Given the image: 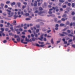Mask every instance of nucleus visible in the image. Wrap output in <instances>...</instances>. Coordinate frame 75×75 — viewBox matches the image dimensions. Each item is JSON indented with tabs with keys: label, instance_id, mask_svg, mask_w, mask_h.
Returning a JSON list of instances; mask_svg holds the SVG:
<instances>
[{
	"label": "nucleus",
	"instance_id": "nucleus-30",
	"mask_svg": "<svg viewBox=\"0 0 75 75\" xmlns=\"http://www.w3.org/2000/svg\"><path fill=\"white\" fill-rule=\"evenodd\" d=\"M72 39H70L69 40V42H72Z\"/></svg>",
	"mask_w": 75,
	"mask_h": 75
},
{
	"label": "nucleus",
	"instance_id": "nucleus-38",
	"mask_svg": "<svg viewBox=\"0 0 75 75\" xmlns=\"http://www.w3.org/2000/svg\"><path fill=\"white\" fill-rule=\"evenodd\" d=\"M45 28H44L42 30V31H46V30H47L45 29Z\"/></svg>",
	"mask_w": 75,
	"mask_h": 75
},
{
	"label": "nucleus",
	"instance_id": "nucleus-17",
	"mask_svg": "<svg viewBox=\"0 0 75 75\" xmlns=\"http://www.w3.org/2000/svg\"><path fill=\"white\" fill-rule=\"evenodd\" d=\"M40 1L42 2L41 3H38V6H40V5L42 3L43 1H42V0H41V1Z\"/></svg>",
	"mask_w": 75,
	"mask_h": 75
},
{
	"label": "nucleus",
	"instance_id": "nucleus-54",
	"mask_svg": "<svg viewBox=\"0 0 75 75\" xmlns=\"http://www.w3.org/2000/svg\"><path fill=\"white\" fill-rule=\"evenodd\" d=\"M47 37L48 38H50L51 37V36L47 35Z\"/></svg>",
	"mask_w": 75,
	"mask_h": 75
},
{
	"label": "nucleus",
	"instance_id": "nucleus-37",
	"mask_svg": "<svg viewBox=\"0 0 75 75\" xmlns=\"http://www.w3.org/2000/svg\"><path fill=\"white\" fill-rule=\"evenodd\" d=\"M26 7V6H23L22 8H23V9H24V8H25V7Z\"/></svg>",
	"mask_w": 75,
	"mask_h": 75
},
{
	"label": "nucleus",
	"instance_id": "nucleus-15",
	"mask_svg": "<svg viewBox=\"0 0 75 75\" xmlns=\"http://www.w3.org/2000/svg\"><path fill=\"white\" fill-rule=\"evenodd\" d=\"M64 25H65V24L63 23H61L60 25V26H61V27H62V26H64Z\"/></svg>",
	"mask_w": 75,
	"mask_h": 75
},
{
	"label": "nucleus",
	"instance_id": "nucleus-31",
	"mask_svg": "<svg viewBox=\"0 0 75 75\" xmlns=\"http://www.w3.org/2000/svg\"><path fill=\"white\" fill-rule=\"evenodd\" d=\"M23 4H25V5H27V2H23Z\"/></svg>",
	"mask_w": 75,
	"mask_h": 75
},
{
	"label": "nucleus",
	"instance_id": "nucleus-64",
	"mask_svg": "<svg viewBox=\"0 0 75 75\" xmlns=\"http://www.w3.org/2000/svg\"><path fill=\"white\" fill-rule=\"evenodd\" d=\"M8 7V6L7 5H6L5 6V8H7Z\"/></svg>",
	"mask_w": 75,
	"mask_h": 75
},
{
	"label": "nucleus",
	"instance_id": "nucleus-20",
	"mask_svg": "<svg viewBox=\"0 0 75 75\" xmlns=\"http://www.w3.org/2000/svg\"><path fill=\"white\" fill-rule=\"evenodd\" d=\"M24 40L23 39L21 40V42L22 43H24V42H23L24 41Z\"/></svg>",
	"mask_w": 75,
	"mask_h": 75
},
{
	"label": "nucleus",
	"instance_id": "nucleus-9",
	"mask_svg": "<svg viewBox=\"0 0 75 75\" xmlns=\"http://www.w3.org/2000/svg\"><path fill=\"white\" fill-rule=\"evenodd\" d=\"M29 39H27V38L26 37L25 38V41H27V42H29Z\"/></svg>",
	"mask_w": 75,
	"mask_h": 75
},
{
	"label": "nucleus",
	"instance_id": "nucleus-13",
	"mask_svg": "<svg viewBox=\"0 0 75 75\" xmlns=\"http://www.w3.org/2000/svg\"><path fill=\"white\" fill-rule=\"evenodd\" d=\"M1 30L2 31H2L3 33V31H4V28H1Z\"/></svg>",
	"mask_w": 75,
	"mask_h": 75
},
{
	"label": "nucleus",
	"instance_id": "nucleus-51",
	"mask_svg": "<svg viewBox=\"0 0 75 75\" xmlns=\"http://www.w3.org/2000/svg\"><path fill=\"white\" fill-rule=\"evenodd\" d=\"M19 31H23V29L21 28H20L19 29Z\"/></svg>",
	"mask_w": 75,
	"mask_h": 75
},
{
	"label": "nucleus",
	"instance_id": "nucleus-40",
	"mask_svg": "<svg viewBox=\"0 0 75 75\" xmlns=\"http://www.w3.org/2000/svg\"><path fill=\"white\" fill-rule=\"evenodd\" d=\"M3 42L4 43H6V42H7V40H4L3 41Z\"/></svg>",
	"mask_w": 75,
	"mask_h": 75
},
{
	"label": "nucleus",
	"instance_id": "nucleus-32",
	"mask_svg": "<svg viewBox=\"0 0 75 75\" xmlns=\"http://www.w3.org/2000/svg\"><path fill=\"white\" fill-rule=\"evenodd\" d=\"M43 9L41 7H40L39 8V10H40V11H41Z\"/></svg>",
	"mask_w": 75,
	"mask_h": 75
},
{
	"label": "nucleus",
	"instance_id": "nucleus-8",
	"mask_svg": "<svg viewBox=\"0 0 75 75\" xmlns=\"http://www.w3.org/2000/svg\"><path fill=\"white\" fill-rule=\"evenodd\" d=\"M51 42L52 44H54V39H52L51 40Z\"/></svg>",
	"mask_w": 75,
	"mask_h": 75
},
{
	"label": "nucleus",
	"instance_id": "nucleus-26",
	"mask_svg": "<svg viewBox=\"0 0 75 75\" xmlns=\"http://www.w3.org/2000/svg\"><path fill=\"white\" fill-rule=\"evenodd\" d=\"M72 6L73 7H74V6H75V4L73 3L72 5Z\"/></svg>",
	"mask_w": 75,
	"mask_h": 75
},
{
	"label": "nucleus",
	"instance_id": "nucleus-61",
	"mask_svg": "<svg viewBox=\"0 0 75 75\" xmlns=\"http://www.w3.org/2000/svg\"><path fill=\"white\" fill-rule=\"evenodd\" d=\"M28 31L29 33H31V31L30 30H28Z\"/></svg>",
	"mask_w": 75,
	"mask_h": 75
},
{
	"label": "nucleus",
	"instance_id": "nucleus-49",
	"mask_svg": "<svg viewBox=\"0 0 75 75\" xmlns=\"http://www.w3.org/2000/svg\"><path fill=\"white\" fill-rule=\"evenodd\" d=\"M44 40L45 41H47V38H44Z\"/></svg>",
	"mask_w": 75,
	"mask_h": 75
},
{
	"label": "nucleus",
	"instance_id": "nucleus-50",
	"mask_svg": "<svg viewBox=\"0 0 75 75\" xmlns=\"http://www.w3.org/2000/svg\"><path fill=\"white\" fill-rule=\"evenodd\" d=\"M0 27H3V25L2 24H0Z\"/></svg>",
	"mask_w": 75,
	"mask_h": 75
},
{
	"label": "nucleus",
	"instance_id": "nucleus-62",
	"mask_svg": "<svg viewBox=\"0 0 75 75\" xmlns=\"http://www.w3.org/2000/svg\"><path fill=\"white\" fill-rule=\"evenodd\" d=\"M33 25L31 23L30 24L29 26L30 27H31V26H33Z\"/></svg>",
	"mask_w": 75,
	"mask_h": 75
},
{
	"label": "nucleus",
	"instance_id": "nucleus-10",
	"mask_svg": "<svg viewBox=\"0 0 75 75\" xmlns=\"http://www.w3.org/2000/svg\"><path fill=\"white\" fill-rule=\"evenodd\" d=\"M36 39L37 40V38H32V40L33 41H35V40Z\"/></svg>",
	"mask_w": 75,
	"mask_h": 75
},
{
	"label": "nucleus",
	"instance_id": "nucleus-39",
	"mask_svg": "<svg viewBox=\"0 0 75 75\" xmlns=\"http://www.w3.org/2000/svg\"><path fill=\"white\" fill-rule=\"evenodd\" d=\"M18 15H20L21 14V12H20V11H18Z\"/></svg>",
	"mask_w": 75,
	"mask_h": 75
},
{
	"label": "nucleus",
	"instance_id": "nucleus-53",
	"mask_svg": "<svg viewBox=\"0 0 75 75\" xmlns=\"http://www.w3.org/2000/svg\"><path fill=\"white\" fill-rule=\"evenodd\" d=\"M59 26V25H58V24H57L56 25V27H58Z\"/></svg>",
	"mask_w": 75,
	"mask_h": 75
},
{
	"label": "nucleus",
	"instance_id": "nucleus-28",
	"mask_svg": "<svg viewBox=\"0 0 75 75\" xmlns=\"http://www.w3.org/2000/svg\"><path fill=\"white\" fill-rule=\"evenodd\" d=\"M35 37H36V38H37V37H38V35H37V34H35Z\"/></svg>",
	"mask_w": 75,
	"mask_h": 75
},
{
	"label": "nucleus",
	"instance_id": "nucleus-52",
	"mask_svg": "<svg viewBox=\"0 0 75 75\" xmlns=\"http://www.w3.org/2000/svg\"><path fill=\"white\" fill-rule=\"evenodd\" d=\"M57 20H58L57 19V18H54V21H57Z\"/></svg>",
	"mask_w": 75,
	"mask_h": 75
},
{
	"label": "nucleus",
	"instance_id": "nucleus-12",
	"mask_svg": "<svg viewBox=\"0 0 75 75\" xmlns=\"http://www.w3.org/2000/svg\"><path fill=\"white\" fill-rule=\"evenodd\" d=\"M43 36H41L40 38H39V39H40V40L41 41H42V39H43Z\"/></svg>",
	"mask_w": 75,
	"mask_h": 75
},
{
	"label": "nucleus",
	"instance_id": "nucleus-18",
	"mask_svg": "<svg viewBox=\"0 0 75 75\" xmlns=\"http://www.w3.org/2000/svg\"><path fill=\"white\" fill-rule=\"evenodd\" d=\"M3 33V32L0 31V37H1V34Z\"/></svg>",
	"mask_w": 75,
	"mask_h": 75
},
{
	"label": "nucleus",
	"instance_id": "nucleus-43",
	"mask_svg": "<svg viewBox=\"0 0 75 75\" xmlns=\"http://www.w3.org/2000/svg\"><path fill=\"white\" fill-rule=\"evenodd\" d=\"M15 29L16 30V31H17V32H18L19 30V29H17L16 30V29L15 28Z\"/></svg>",
	"mask_w": 75,
	"mask_h": 75
},
{
	"label": "nucleus",
	"instance_id": "nucleus-45",
	"mask_svg": "<svg viewBox=\"0 0 75 75\" xmlns=\"http://www.w3.org/2000/svg\"><path fill=\"white\" fill-rule=\"evenodd\" d=\"M1 23H4V21H3V20H1Z\"/></svg>",
	"mask_w": 75,
	"mask_h": 75
},
{
	"label": "nucleus",
	"instance_id": "nucleus-57",
	"mask_svg": "<svg viewBox=\"0 0 75 75\" xmlns=\"http://www.w3.org/2000/svg\"><path fill=\"white\" fill-rule=\"evenodd\" d=\"M9 35H13V34H12V33H10L9 34Z\"/></svg>",
	"mask_w": 75,
	"mask_h": 75
},
{
	"label": "nucleus",
	"instance_id": "nucleus-33",
	"mask_svg": "<svg viewBox=\"0 0 75 75\" xmlns=\"http://www.w3.org/2000/svg\"><path fill=\"white\" fill-rule=\"evenodd\" d=\"M31 36L32 37H34V35L33 34H31Z\"/></svg>",
	"mask_w": 75,
	"mask_h": 75
},
{
	"label": "nucleus",
	"instance_id": "nucleus-21",
	"mask_svg": "<svg viewBox=\"0 0 75 75\" xmlns=\"http://www.w3.org/2000/svg\"><path fill=\"white\" fill-rule=\"evenodd\" d=\"M67 17V15L66 14H64L63 16H62L63 17L65 18Z\"/></svg>",
	"mask_w": 75,
	"mask_h": 75
},
{
	"label": "nucleus",
	"instance_id": "nucleus-6",
	"mask_svg": "<svg viewBox=\"0 0 75 75\" xmlns=\"http://www.w3.org/2000/svg\"><path fill=\"white\" fill-rule=\"evenodd\" d=\"M43 13V12L42 11H40L38 13V14L40 16H42V14Z\"/></svg>",
	"mask_w": 75,
	"mask_h": 75
},
{
	"label": "nucleus",
	"instance_id": "nucleus-59",
	"mask_svg": "<svg viewBox=\"0 0 75 75\" xmlns=\"http://www.w3.org/2000/svg\"><path fill=\"white\" fill-rule=\"evenodd\" d=\"M72 47H74V48H75V45H72Z\"/></svg>",
	"mask_w": 75,
	"mask_h": 75
},
{
	"label": "nucleus",
	"instance_id": "nucleus-58",
	"mask_svg": "<svg viewBox=\"0 0 75 75\" xmlns=\"http://www.w3.org/2000/svg\"><path fill=\"white\" fill-rule=\"evenodd\" d=\"M8 28H6L5 29V31H8Z\"/></svg>",
	"mask_w": 75,
	"mask_h": 75
},
{
	"label": "nucleus",
	"instance_id": "nucleus-27",
	"mask_svg": "<svg viewBox=\"0 0 75 75\" xmlns=\"http://www.w3.org/2000/svg\"><path fill=\"white\" fill-rule=\"evenodd\" d=\"M25 15L26 16H29V13H26L25 14Z\"/></svg>",
	"mask_w": 75,
	"mask_h": 75
},
{
	"label": "nucleus",
	"instance_id": "nucleus-7",
	"mask_svg": "<svg viewBox=\"0 0 75 75\" xmlns=\"http://www.w3.org/2000/svg\"><path fill=\"white\" fill-rule=\"evenodd\" d=\"M37 1H35V3L34 4V6H37Z\"/></svg>",
	"mask_w": 75,
	"mask_h": 75
},
{
	"label": "nucleus",
	"instance_id": "nucleus-36",
	"mask_svg": "<svg viewBox=\"0 0 75 75\" xmlns=\"http://www.w3.org/2000/svg\"><path fill=\"white\" fill-rule=\"evenodd\" d=\"M62 20L63 21H65V19L64 18H63L62 19Z\"/></svg>",
	"mask_w": 75,
	"mask_h": 75
},
{
	"label": "nucleus",
	"instance_id": "nucleus-4",
	"mask_svg": "<svg viewBox=\"0 0 75 75\" xmlns=\"http://www.w3.org/2000/svg\"><path fill=\"white\" fill-rule=\"evenodd\" d=\"M71 31H72L71 33V34H69L68 35V36L69 37H73V34H74V33H73V31H72V30H71Z\"/></svg>",
	"mask_w": 75,
	"mask_h": 75
},
{
	"label": "nucleus",
	"instance_id": "nucleus-48",
	"mask_svg": "<svg viewBox=\"0 0 75 75\" xmlns=\"http://www.w3.org/2000/svg\"><path fill=\"white\" fill-rule=\"evenodd\" d=\"M44 45H40V47H43Z\"/></svg>",
	"mask_w": 75,
	"mask_h": 75
},
{
	"label": "nucleus",
	"instance_id": "nucleus-41",
	"mask_svg": "<svg viewBox=\"0 0 75 75\" xmlns=\"http://www.w3.org/2000/svg\"><path fill=\"white\" fill-rule=\"evenodd\" d=\"M30 18H26V20H30Z\"/></svg>",
	"mask_w": 75,
	"mask_h": 75
},
{
	"label": "nucleus",
	"instance_id": "nucleus-47",
	"mask_svg": "<svg viewBox=\"0 0 75 75\" xmlns=\"http://www.w3.org/2000/svg\"><path fill=\"white\" fill-rule=\"evenodd\" d=\"M71 4L70 3H68V6H71Z\"/></svg>",
	"mask_w": 75,
	"mask_h": 75
},
{
	"label": "nucleus",
	"instance_id": "nucleus-35",
	"mask_svg": "<svg viewBox=\"0 0 75 75\" xmlns=\"http://www.w3.org/2000/svg\"><path fill=\"white\" fill-rule=\"evenodd\" d=\"M36 27H37V28H39V27H40V25H36Z\"/></svg>",
	"mask_w": 75,
	"mask_h": 75
},
{
	"label": "nucleus",
	"instance_id": "nucleus-11",
	"mask_svg": "<svg viewBox=\"0 0 75 75\" xmlns=\"http://www.w3.org/2000/svg\"><path fill=\"white\" fill-rule=\"evenodd\" d=\"M16 4V3L15 2H13L11 4V6H13V5H15Z\"/></svg>",
	"mask_w": 75,
	"mask_h": 75
},
{
	"label": "nucleus",
	"instance_id": "nucleus-46",
	"mask_svg": "<svg viewBox=\"0 0 75 75\" xmlns=\"http://www.w3.org/2000/svg\"><path fill=\"white\" fill-rule=\"evenodd\" d=\"M66 5H65L63 6L62 7H63V8H66Z\"/></svg>",
	"mask_w": 75,
	"mask_h": 75
},
{
	"label": "nucleus",
	"instance_id": "nucleus-42",
	"mask_svg": "<svg viewBox=\"0 0 75 75\" xmlns=\"http://www.w3.org/2000/svg\"><path fill=\"white\" fill-rule=\"evenodd\" d=\"M10 3V1H7L6 2V4H9Z\"/></svg>",
	"mask_w": 75,
	"mask_h": 75
},
{
	"label": "nucleus",
	"instance_id": "nucleus-16",
	"mask_svg": "<svg viewBox=\"0 0 75 75\" xmlns=\"http://www.w3.org/2000/svg\"><path fill=\"white\" fill-rule=\"evenodd\" d=\"M40 31V30L39 29H37L36 30V33H39Z\"/></svg>",
	"mask_w": 75,
	"mask_h": 75
},
{
	"label": "nucleus",
	"instance_id": "nucleus-44",
	"mask_svg": "<svg viewBox=\"0 0 75 75\" xmlns=\"http://www.w3.org/2000/svg\"><path fill=\"white\" fill-rule=\"evenodd\" d=\"M51 30H47V32L48 33H50V32H51Z\"/></svg>",
	"mask_w": 75,
	"mask_h": 75
},
{
	"label": "nucleus",
	"instance_id": "nucleus-1",
	"mask_svg": "<svg viewBox=\"0 0 75 75\" xmlns=\"http://www.w3.org/2000/svg\"><path fill=\"white\" fill-rule=\"evenodd\" d=\"M6 11H7L8 14V17H13L14 14V13L13 12H12L11 11L8 9L6 10Z\"/></svg>",
	"mask_w": 75,
	"mask_h": 75
},
{
	"label": "nucleus",
	"instance_id": "nucleus-14",
	"mask_svg": "<svg viewBox=\"0 0 75 75\" xmlns=\"http://www.w3.org/2000/svg\"><path fill=\"white\" fill-rule=\"evenodd\" d=\"M13 17L15 19L16 18H17L18 17V16L17 15H14L13 16Z\"/></svg>",
	"mask_w": 75,
	"mask_h": 75
},
{
	"label": "nucleus",
	"instance_id": "nucleus-19",
	"mask_svg": "<svg viewBox=\"0 0 75 75\" xmlns=\"http://www.w3.org/2000/svg\"><path fill=\"white\" fill-rule=\"evenodd\" d=\"M59 2H61V3H64V1L63 0H59Z\"/></svg>",
	"mask_w": 75,
	"mask_h": 75
},
{
	"label": "nucleus",
	"instance_id": "nucleus-2",
	"mask_svg": "<svg viewBox=\"0 0 75 75\" xmlns=\"http://www.w3.org/2000/svg\"><path fill=\"white\" fill-rule=\"evenodd\" d=\"M17 38V41H18V42H20V36L18 35H15V38Z\"/></svg>",
	"mask_w": 75,
	"mask_h": 75
},
{
	"label": "nucleus",
	"instance_id": "nucleus-25",
	"mask_svg": "<svg viewBox=\"0 0 75 75\" xmlns=\"http://www.w3.org/2000/svg\"><path fill=\"white\" fill-rule=\"evenodd\" d=\"M21 27L20 26V25H18L16 27V28H21Z\"/></svg>",
	"mask_w": 75,
	"mask_h": 75
},
{
	"label": "nucleus",
	"instance_id": "nucleus-63",
	"mask_svg": "<svg viewBox=\"0 0 75 75\" xmlns=\"http://www.w3.org/2000/svg\"><path fill=\"white\" fill-rule=\"evenodd\" d=\"M38 13V11H36L35 12V13Z\"/></svg>",
	"mask_w": 75,
	"mask_h": 75
},
{
	"label": "nucleus",
	"instance_id": "nucleus-24",
	"mask_svg": "<svg viewBox=\"0 0 75 75\" xmlns=\"http://www.w3.org/2000/svg\"><path fill=\"white\" fill-rule=\"evenodd\" d=\"M67 32L68 33H71V30H67Z\"/></svg>",
	"mask_w": 75,
	"mask_h": 75
},
{
	"label": "nucleus",
	"instance_id": "nucleus-55",
	"mask_svg": "<svg viewBox=\"0 0 75 75\" xmlns=\"http://www.w3.org/2000/svg\"><path fill=\"white\" fill-rule=\"evenodd\" d=\"M13 23L14 24H15L16 23V21H13Z\"/></svg>",
	"mask_w": 75,
	"mask_h": 75
},
{
	"label": "nucleus",
	"instance_id": "nucleus-29",
	"mask_svg": "<svg viewBox=\"0 0 75 75\" xmlns=\"http://www.w3.org/2000/svg\"><path fill=\"white\" fill-rule=\"evenodd\" d=\"M51 17H55V15L53 14H52L51 15Z\"/></svg>",
	"mask_w": 75,
	"mask_h": 75
},
{
	"label": "nucleus",
	"instance_id": "nucleus-22",
	"mask_svg": "<svg viewBox=\"0 0 75 75\" xmlns=\"http://www.w3.org/2000/svg\"><path fill=\"white\" fill-rule=\"evenodd\" d=\"M63 34H66V35H68V34L67 33H66L65 32H63Z\"/></svg>",
	"mask_w": 75,
	"mask_h": 75
},
{
	"label": "nucleus",
	"instance_id": "nucleus-34",
	"mask_svg": "<svg viewBox=\"0 0 75 75\" xmlns=\"http://www.w3.org/2000/svg\"><path fill=\"white\" fill-rule=\"evenodd\" d=\"M1 7H3V6H4V4H1Z\"/></svg>",
	"mask_w": 75,
	"mask_h": 75
},
{
	"label": "nucleus",
	"instance_id": "nucleus-23",
	"mask_svg": "<svg viewBox=\"0 0 75 75\" xmlns=\"http://www.w3.org/2000/svg\"><path fill=\"white\" fill-rule=\"evenodd\" d=\"M10 29L12 31H13L14 29H13V27H11L10 28Z\"/></svg>",
	"mask_w": 75,
	"mask_h": 75
},
{
	"label": "nucleus",
	"instance_id": "nucleus-3",
	"mask_svg": "<svg viewBox=\"0 0 75 75\" xmlns=\"http://www.w3.org/2000/svg\"><path fill=\"white\" fill-rule=\"evenodd\" d=\"M52 8L54 10H55V9H56V11H57V12H58V11H59V9H58V7L57 6L55 8L52 7Z\"/></svg>",
	"mask_w": 75,
	"mask_h": 75
},
{
	"label": "nucleus",
	"instance_id": "nucleus-56",
	"mask_svg": "<svg viewBox=\"0 0 75 75\" xmlns=\"http://www.w3.org/2000/svg\"><path fill=\"white\" fill-rule=\"evenodd\" d=\"M33 33L34 34H35V30H33Z\"/></svg>",
	"mask_w": 75,
	"mask_h": 75
},
{
	"label": "nucleus",
	"instance_id": "nucleus-5",
	"mask_svg": "<svg viewBox=\"0 0 75 75\" xmlns=\"http://www.w3.org/2000/svg\"><path fill=\"white\" fill-rule=\"evenodd\" d=\"M17 4L18 7H21V4L20 2H17Z\"/></svg>",
	"mask_w": 75,
	"mask_h": 75
},
{
	"label": "nucleus",
	"instance_id": "nucleus-60",
	"mask_svg": "<svg viewBox=\"0 0 75 75\" xmlns=\"http://www.w3.org/2000/svg\"><path fill=\"white\" fill-rule=\"evenodd\" d=\"M36 46H37V47H40V45L39 44H36Z\"/></svg>",
	"mask_w": 75,
	"mask_h": 75
}]
</instances>
